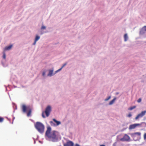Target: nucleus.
<instances>
[{
  "label": "nucleus",
  "instance_id": "nucleus-32",
  "mask_svg": "<svg viewBox=\"0 0 146 146\" xmlns=\"http://www.w3.org/2000/svg\"><path fill=\"white\" fill-rule=\"evenodd\" d=\"M100 146H105V145H100Z\"/></svg>",
  "mask_w": 146,
  "mask_h": 146
},
{
  "label": "nucleus",
  "instance_id": "nucleus-31",
  "mask_svg": "<svg viewBox=\"0 0 146 146\" xmlns=\"http://www.w3.org/2000/svg\"><path fill=\"white\" fill-rule=\"evenodd\" d=\"M75 146H80L79 144H76Z\"/></svg>",
  "mask_w": 146,
  "mask_h": 146
},
{
  "label": "nucleus",
  "instance_id": "nucleus-4",
  "mask_svg": "<svg viewBox=\"0 0 146 146\" xmlns=\"http://www.w3.org/2000/svg\"><path fill=\"white\" fill-rule=\"evenodd\" d=\"M51 110V107L50 106H48L46 108L45 113L46 117H48L50 115V113Z\"/></svg>",
  "mask_w": 146,
  "mask_h": 146
},
{
  "label": "nucleus",
  "instance_id": "nucleus-12",
  "mask_svg": "<svg viewBox=\"0 0 146 146\" xmlns=\"http://www.w3.org/2000/svg\"><path fill=\"white\" fill-rule=\"evenodd\" d=\"M53 120L56 123V125H58L61 124V122L60 121H57L55 119H53Z\"/></svg>",
  "mask_w": 146,
  "mask_h": 146
},
{
  "label": "nucleus",
  "instance_id": "nucleus-25",
  "mask_svg": "<svg viewBox=\"0 0 146 146\" xmlns=\"http://www.w3.org/2000/svg\"><path fill=\"white\" fill-rule=\"evenodd\" d=\"M62 67L61 68H60V69H59L58 70L56 71V72H59V71L61 70V69H62Z\"/></svg>",
  "mask_w": 146,
  "mask_h": 146
},
{
  "label": "nucleus",
  "instance_id": "nucleus-13",
  "mask_svg": "<svg viewBox=\"0 0 146 146\" xmlns=\"http://www.w3.org/2000/svg\"><path fill=\"white\" fill-rule=\"evenodd\" d=\"M116 98H114L109 103V105H111L112 104L115 102V101L116 100Z\"/></svg>",
  "mask_w": 146,
  "mask_h": 146
},
{
  "label": "nucleus",
  "instance_id": "nucleus-19",
  "mask_svg": "<svg viewBox=\"0 0 146 146\" xmlns=\"http://www.w3.org/2000/svg\"><path fill=\"white\" fill-rule=\"evenodd\" d=\"M46 28V27L45 26H42L41 27V30H43L45 29Z\"/></svg>",
  "mask_w": 146,
  "mask_h": 146
},
{
  "label": "nucleus",
  "instance_id": "nucleus-8",
  "mask_svg": "<svg viewBox=\"0 0 146 146\" xmlns=\"http://www.w3.org/2000/svg\"><path fill=\"white\" fill-rule=\"evenodd\" d=\"M146 32V26L143 27L140 31V33L143 35Z\"/></svg>",
  "mask_w": 146,
  "mask_h": 146
},
{
  "label": "nucleus",
  "instance_id": "nucleus-2",
  "mask_svg": "<svg viewBox=\"0 0 146 146\" xmlns=\"http://www.w3.org/2000/svg\"><path fill=\"white\" fill-rule=\"evenodd\" d=\"M35 127L39 132L42 133L44 132V127L41 123L38 122H36L35 125Z\"/></svg>",
  "mask_w": 146,
  "mask_h": 146
},
{
  "label": "nucleus",
  "instance_id": "nucleus-17",
  "mask_svg": "<svg viewBox=\"0 0 146 146\" xmlns=\"http://www.w3.org/2000/svg\"><path fill=\"white\" fill-rule=\"evenodd\" d=\"M40 36L37 35L36 36L35 40V41H37L38 40L40 39Z\"/></svg>",
  "mask_w": 146,
  "mask_h": 146
},
{
  "label": "nucleus",
  "instance_id": "nucleus-9",
  "mask_svg": "<svg viewBox=\"0 0 146 146\" xmlns=\"http://www.w3.org/2000/svg\"><path fill=\"white\" fill-rule=\"evenodd\" d=\"M139 124H133L130 125L129 127V129H132L135 128L137 126L140 125Z\"/></svg>",
  "mask_w": 146,
  "mask_h": 146
},
{
  "label": "nucleus",
  "instance_id": "nucleus-7",
  "mask_svg": "<svg viewBox=\"0 0 146 146\" xmlns=\"http://www.w3.org/2000/svg\"><path fill=\"white\" fill-rule=\"evenodd\" d=\"M141 135L140 132H136L134 133H131V136L133 138H135L137 135L138 136L137 137L139 138L140 137Z\"/></svg>",
  "mask_w": 146,
  "mask_h": 146
},
{
  "label": "nucleus",
  "instance_id": "nucleus-30",
  "mask_svg": "<svg viewBox=\"0 0 146 146\" xmlns=\"http://www.w3.org/2000/svg\"><path fill=\"white\" fill-rule=\"evenodd\" d=\"M36 41H35H35H34V43H33V45H35V44H36Z\"/></svg>",
  "mask_w": 146,
  "mask_h": 146
},
{
  "label": "nucleus",
  "instance_id": "nucleus-11",
  "mask_svg": "<svg viewBox=\"0 0 146 146\" xmlns=\"http://www.w3.org/2000/svg\"><path fill=\"white\" fill-rule=\"evenodd\" d=\"M12 47V45H10L6 47L4 49V51L8 50L11 49Z\"/></svg>",
  "mask_w": 146,
  "mask_h": 146
},
{
  "label": "nucleus",
  "instance_id": "nucleus-15",
  "mask_svg": "<svg viewBox=\"0 0 146 146\" xmlns=\"http://www.w3.org/2000/svg\"><path fill=\"white\" fill-rule=\"evenodd\" d=\"M124 41H126L128 39V36L127 34H125L124 35Z\"/></svg>",
  "mask_w": 146,
  "mask_h": 146
},
{
  "label": "nucleus",
  "instance_id": "nucleus-10",
  "mask_svg": "<svg viewBox=\"0 0 146 146\" xmlns=\"http://www.w3.org/2000/svg\"><path fill=\"white\" fill-rule=\"evenodd\" d=\"M74 143L73 142L70 141H69L67 142L64 145V146H73Z\"/></svg>",
  "mask_w": 146,
  "mask_h": 146
},
{
  "label": "nucleus",
  "instance_id": "nucleus-26",
  "mask_svg": "<svg viewBox=\"0 0 146 146\" xmlns=\"http://www.w3.org/2000/svg\"><path fill=\"white\" fill-rule=\"evenodd\" d=\"M144 138L145 139H146V133H145L144 135Z\"/></svg>",
  "mask_w": 146,
  "mask_h": 146
},
{
  "label": "nucleus",
  "instance_id": "nucleus-18",
  "mask_svg": "<svg viewBox=\"0 0 146 146\" xmlns=\"http://www.w3.org/2000/svg\"><path fill=\"white\" fill-rule=\"evenodd\" d=\"M4 118L0 117V122H2L4 120Z\"/></svg>",
  "mask_w": 146,
  "mask_h": 146
},
{
  "label": "nucleus",
  "instance_id": "nucleus-5",
  "mask_svg": "<svg viewBox=\"0 0 146 146\" xmlns=\"http://www.w3.org/2000/svg\"><path fill=\"white\" fill-rule=\"evenodd\" d=\"M146 113V111H142L141 113L138 114L135 118V119L137 120L138 118L142 117Z\"/></svg>",
  "mask_w": 146,
  "mask_h": 146
},
{
  "label": "nucleus",
  "instance_id": "nucleus-1",
  "mask_svg": "<svg viewBox=\"0 0 146 146\" xmlns=\"http://www.w3.org/2000/svg\"><path fill=\"white\" fill-rule=\"evenodd\" d=\"M51 127H48L46 132V136L53 141H56L58 139V132L54 131L51 132Z\"/></svg>",
  "mask_w": 146,
  "mask_h": 146
},
{
  "label": "nucleus",
  "instance_id": "nucleus-16",
  "mask_svg": "<svg viewBox=\"0 0 146 146\" xmlns=\"http://www.w3.org/2000/svg\"><path fill=\"white\" fill-rule=\"evenodd\" d=\"M135 108H136V106H134L133 107H130V108H128V110H133V109Z\"/></svg>",
  "mask_w": 146,
  "mask_h": 146
},
{
  "label": "nucleus",
  "instance_id": "nucleus-20",
  "mask_svg": "<svg viewBox=\"0 0 146 146\" xmlns=\"http://www.w3.org/2000/svg\"><path fill=\"white\" fill-rule=\"evenodd\" d=\"M110 98H111V97H110V96L108 98H106L105 100V101H107L108 100H109Z\"/></svg>",
  "mask_w": 146,
  "mask_h": 146
},
{
  "label": "nucleus",
  "instance_id": "nucleus-28",
  "mask_svg": "<svg viewBox=\"0 0 146 146\" xmlns=\"http://www.w3.org/2000/svg\"><path fill=\"white\" fill-rule=\"evenodd\" d=\"M67 64V63H65V64H64L62 66V68H63Z\"/></svg>",
  "mask_w": 146,
  "mask_h": 146
},
{
  "label": "nucleus",
  "instance_id": "nucleus-33",
  "mask_svg": "<svg viewBox=\"0 0 146 146\" xmlns=\"http://www.w3.org/2000/svg\"><path fill=\"white\" fill-rule=\"evenodd\" d=\"M50 123H53V122L52 121H51L50 122Z\"/></svg>",
  "mask_w": 146,
  "mask_h": 146
},
{
  "label": "nucleus",
  "instance_id": "nucleus-27",
  "mask_svg": "<svg viewBox=\"0 0 146 146\" xmlns=\"http://www.w3.org/2000/svg\"><path fill=\"white\" fill-rule=\"evenodd\" d=\"M42 117L44 118L45 117L44 115V113L43 112H42Z\"/></svg>",
  "mask_w": 146,
  "mask_h": 146
},
{
  "label": "nucleus",
  "instance_id": "nucleus-21",
  "mask_svg": "<svg viewBox=\"0 0 146 146\" xmlns=\"http://www.w3.org/2000/svg\"><path fill=\"white\" fill-rule=\"evenodd\" d=\"M132 116V115L131 114V113H129V114H128V115H127V117H131Z\"/></svg>",
  "mask_w": 146,
  "mask_h": 146
},
{
  "label": "nucleus",
  "instance_id": "nucleus-14",
  "mask_svg": "<svg viewBox=\"0 0 146 146\" xmlns=\"http://www.w3.org/2000/svg\"><path fill=\"white\" fill-rule=\"evenodd\" d=\"M53 72V70H49V73L48 74V76H51L52 75V73Z\"/></svg>",
  "mask_w": 146,
  "mask_h": 146
},
{
  "label": "nucleus",
  "instance_id": "nucleus-23",
  "mask_svg": "<svg viewBox=\"0 0 146 146\" xmlns=\"http://www.w3.org/2000/svg\"><path fill=\"white\" fill-rule=\"evenodd\" d=\"M141 99L140 98L138 99V100L137 101V102L138 103H140L141 102Z\"/></svg>",
  "mask_w": 146,
  "mask_h": 146
},
{
  "label": "nucleus",
  "instance_id": "nucleus-29",
  "mask_svg": "<svg viewBox=\"0 0 146 146\" xmlns=\"http://www.w3.org/2000/svg\"><path fill=\"white\" fill-rule=\"evenodd\" d=\"M45 74V72H43L42 75L43 76H44Z\"/></svg>",
  "mask_w": 146,
  "mask_h": 146
},
{
  "label": "nucleus",
  "instance_id": "nucleus-24",
  "mask_svg": "<svg viewBox=\"0 0 146 146\" xmlns=\"http://www.w3.org/2000/svg\"><path fill=\"white\" fill-rule=\"evenodd\" d=\"M62 67L61 68H60V69H59L58 70L56 71V72H59V71L61 70V69H62Z\"/></svg>",
  "mask_w": 146,
  "mask_h": 146
},
{
  "label": "nucleus",
  "instance_id": "nucleus-6",
  "mask_svg": "<svg viewBox=\"0 0 146 146\" xmlns=\"http://www.w3.org/2000/svg\"><path fill=\"white\" fill-rule=\"evenodd\" d=\"M130 139V137L129 136L127 135H125L123 136V137L120 139V140L121 141H127L129 140Z\"/></svg>",
  "mask_w": 146,
  "mask_h": 146
},
{
  "label": "nucleus",
  "instance_id": "nucleus-22",
  "mask_svg": "<svg viewBox=\"0 0 146 146\" xmlns=\"http://www.w3.org/2000/svg\"><path fill=\"white\" fill-rule=\"evenodd\" d=\"M3 58L5 59L6 58V55L5 53H4L3 56Z\"/></svg>",
  "mask_w": 146,
  "mask_h": 146
},
{
  "label": "nucleus",
  "instance_id": "nucleus-3",
  "mask_svg": "<svg viewBox=\"0 0 146 146\" xmlns=\"http://www.w3.org/2000/svg\"><path fill=\"white\" fill-rule=\"evenodd\" d=\"M22 109L23 112L25 113L27 111H28L27 113V116H30L32 110L29 107H27L25 105H23L22 106Z\"/></svg>",
  "mask_w": 146,
  "mask_h": 146
}]
</instances>
